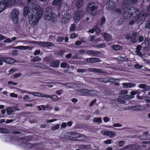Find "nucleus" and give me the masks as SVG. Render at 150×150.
Returning a JSON list of instances; mask_svg holds the SVG:
<instances>
[{
    "instance_id": "obj_1",
    "label": "nucleus",
    "mask_w": 150,
    "mask_h": 150,
    "mask_svg": "<svg viewBox=\"0 0 150 150\" xmlns=\"http://www.w3.org/2000/svg\"><path fill=\"white\" fill-rule=\"evenodd\" d=\"M37 7L39 8L37 9H34L33 11V13H30L29 11V8L28 6L25 7L23 11V14L25 16L28 15V19H33L35 18V15L34 13L38 16L39 17H40L42 13V10L40 8V6L39 5L37 6Z\"/></svg>"
},
{
    "instance_id": "obj_2",
    "label": "nucleus",
    "mask_w": 150,
    "mask_h": 150,
    "mask_svg": "<svg viewBox=\"0 0 150 150\" xmlns=\"http://www.w3.org/2000/svg\"><path fill=\"white\" fill-rule=\"evenodd\" d=\"M125 11L123 13V15L126 18H129L133 14V13H138L139 12V9L137 8H135L132 7L130 9L129 8H127Z\"/></svg>"
},
{
    "instance_id": "obj_3",
    "label": "nucleus",
    "mask_w": 150,
    "mask_h": 150,
    "mask_svg": "<svg viewBox=\"0 0 150 150\" xmlns=\"http://www.w3.org/2000/svg\"><path fill=\"white\" fill-rule=\"evenodd\" d=\"M16 0H8L2 1L1 2V12L4 10L6 7L12 6L15 4Z\"/></svg>"
},
{
    "instance_id": "obj_4",
    "label": "nucleus",
    "mask_w": 150,
    "mask_h": 150,
    "mask_svg": "<svg viewBox=\"0 0 150 150\" xmlns=\"http://www.w3.org/2000/svg\"><path fill=\"white\" fill-rule=\"evenodd\" d=\"M16 0H8L2 1L1 2V12L4 10L6 7L12 6L15 4Z\"/></svg>"
},
{
    "instance_id": "obj_5",
    "label": "nucleus",
    "mask_w": 150,
    "mask_h": 150,
    "mask_svg": "<svg viewBox=\"0 0 150 150\" xmlns=\"http://www.w3.org/2000/svg\"><path fill=\"white\" fill-rule=\"evenodd\" d=\"M78 134L75 132H66L64 134V136L65 139L67 140L76 141Z\"/></svg>"
},
{
    "instance_id": "obj_6",
    "label": "nucleus",
    "mask_w": 150,
    "mask_h": 150,
    "mask_svg": "<svg viewBox=\"0 0 150 150\" xmlns=\"http://www.w3.org/2000/svg\"><path fill=\"white\" fill-rule=\"evenodd\" d=\"M139 34L136 32H133L131 35H127L126 36V38L127 40L130 39L131 42L133 43H136L137 42L136 39Z\"/></svg>"
},
{
    "instance_id": "obj_7",
    "label": "nucleus",
    "mask_w": 150,
    "mask_h": 150,
    "mask_svg": "<svg viewBox=\"0 0 150 150\" xmlns=\"http://www.w3.org/2000/svg\"><path fill=\"white\" fill-rule=\"evenodd\" d=\"M35 43L40 46L46 47L52 46L54 45L52 42H42V41H37Z\"/></svg>"
},
{
    "instance_id": "obj_8",
    "label": "nucleus",
    "mask_w": 150,
    "mask_h": 150,
    "mask_svg": "<svg viewBox=\"0 0 150 150\" xmlns=\"http://www.w3.org/2000/svg\"><path fill=\"white\" fill-rule=\"evenodd\" d=\"M20 140L22 141V143H28L27 142H28L33 140L34 138L33 136L28 135L24 137H21Z\"/></svg>"
},
{
    "instance_id": "obj_9",
    "label": "nucleus",
    "mask_w": 150,
    "mask_h": 150,
    "mask_svg": "<svg viewBox=\"0 0 150 150\" xmlns=\"http://www.w3.org/2000/svg\"><path fill=\"white\" fill-rule=\"evenodd\" d=\"M94 2L92 1L88 4L86 8V11H88L90 10L91 11H93L97 9L98 6H94Z\"/></svg>"
},
{
    "instance_id": "obj_10",
    "label": "nucleus",
    "mask_w": 150,
    "mask_h": 150,
    "mask_svg": "<svg viewBox=\"0 0 150 150\" xmlns=\"http://www.w3.org/2000/svg\"><path fill=\"white\" fill-rule=\"evenodd\" d=\"M20 13L19 10L17 9H13L11 13V16L13 19H18Z\"/></svg>"
},
{
    "instance_id": "obj_11",
    "label": "nucleus",
    "mask_w": 150,
    "mask_h": 150,
    "mask_svg": "<svg viewBox=\"0 0 150 150\" xmlns=\"http://www.w3.org/2000/svg\"><path fill=\"white\" fill-rule=\"evenodd\" d=\"M115 6L116 4L114 1H110L107 3L106 8L109 10H114Z\"/></svg>"
},
{
    "instance_id": "obj_12",
    "label": "nucleus",
    "mask_w": 150,
    "mask_h": 150,
    "mask_svg": "<svg viewBox=\"0 0 150 150\" xmlns=\"http://www.w3.org/2000/svg\"><path fill=\"white\" fill-rule=\"evenodd\" d=\"M24 145V147L25 149L27 150H29L31 148H36V146L38 145V144H31L30 143H23Z\"/></svg>"
},
{
    "instance_id": "obj_13",
    "label": "nucleus",
    "mask_w": 150,
    "mask_h": 150,
    "mask_svg": "<svg viewBox=\"0 0 150 150\" xmlns=\"http://www.w3.org/2000/svg\"><path fill=\"white\" fill-rule=\"evenodd\" d=\"M46 13L48 16H50V19H55L57 18V16L56 14L54 13H52L50 14V11L51 12V9L50 8H47L45 11ZM47 16V15H46Z\"/></svg>"
},
{
    "instance_id": "obj_14",
    "label": "nucleus",
    "mask_w": 150,
    "mask_h": 150,
    "mask_svg": "<svg viewBox=\"0 0 150 150\" xmlns=\"http://www.w3.org/2000/svg\"><path fill=\"white\" fill-rule=\"evenodd\" d=\"M60 64V62L59 60H53L50 62V65L52 67L58 68Z\"/></svg>"
},
{
    "instance_id": "obj_15",
    "label": "nucleus",
    "mask_w": 150,
    "mask_h": 150,
    "mask_svg": "<svg viewBox=\"0 0 150 150\" xmlns=\"http://www.w3.org/2000/svg\"><path fill=\"white\" fill-rule=\"evenodd\" d=\"M87 54L92 56H98L101 54L100 51H95L92 50H88L87 51Z\"/></svg>"
},
{
    "instance_id": "obj_16",
    "label": "nucleus",
    "mask_w": 150,
    "mask_h": 150,
    "mask_svg": "<svg viewBox=\"0 0 150 150\" xmlns=\"http://www.w3.org/2000/svg\"><path fill=\"white\" fill-rule=\"evenodd\" d=\"M104 135L109 137L110 138H113L116 136L115 132L111 131H106L104 133Z\"/></svg>"
},
{
    "instance_id": "obj_17",
    "label": "nucleus",
    "mask_w": 150,
    "mask_h": 150,
    "mask_svg": "<svg viewBox=\"0 0 150 150\" xmlns=\"http://www.w3.org/2000/svg\"><path fill=\"white\" fill-rule=\"evenodd\" d=\"M127 95H123L122 96H119L118 97V101L119 103H125V101L123 100V99H128V97L127 96Z\"/></svg>"
},
{
    "instance_id": "obj_18",
    "label": "nucleus",
    "mask_w": 150,
    "mask_h": 150,
    "mask_svg": "<svg viewBox=\"0 0 150 150\" xmlns=\"http://www.w3.org/2000/svg\"><path fill=\"white\" fill-rule=\"evenodd\" d=\"M33 67H39L40 68L45 69H46L47 68V66L45 64L41 63H36L33 64Z\"/></svg>"
},
{
    "instance_id": "obj_19",
    "label": "nucleus",
    "mask_w": 150,
    "mask_h": 150,
    "mask_svg": "<svg viewBox=\"0 0 150 150\" xmlns=\"http://www.w3.org/2000/svg\"><path fill=\"white\" fill-rule=\"evenodd\" d=\"M28 93L33 95L34 96H36L39 97H45V94L40 93L32 91H30Z\"/></svg>"
},
{
    "instance_id": "obj_20",
    "label": "nucleus",
    "mask_w": 150,
    "mask_h": 150,
    "mask_svg": "<svg viewBox=\"0 0 150 150\" xmlns=\"http://www.w3.org/2000/svg\"><path fill=\"white\" fill-rule=\"evenodd\" d=\"M15 59L10 57H5L4 58V61L6 63L11 64L15 62Z\"/></svg>"
},
{
    "instance_id": "obj_21",
    "label": "nucleus",
    "mask_w": 150,
    "mask_h": 150,
    "mask_svg": "<svg viewBox=\"0 0 150 150\" xmlns=\"http://www.w3.org/2000/svg\"><path fill=\"white\" fill-rule=\"evenodd\" d=\"M79 92L81 93L89 94L91 93H93V90L86 89H81L79 90Z\"/></svg>"
},
{
    "instance_id": "obj_22",
    "label": "nucleus",
    "mask_w": 150,
    "mask_h": 150,
    "mask_svg": "<svg viewBox=\"0 0 150 150\" xmlns=\"http://www.w3.org/2000/svg\"><path fill=\"white\" fill-rule=\"evenodd\" d=\"M137 0H125L123 2V6L126 4V5L132 4L136 3Z\"/></svg>"
},
{
    "instance_id": "obj_23",
    "label": "nucleus",
    "mask_w": 150,
    "mask_h": 150,
    "mask_svg": "<svg viewBox=\"0 0 150 150\" xmlns=\"http://www.w3.org/2000/svg\"><path fill=\"white\" fill-rule=\"evenodd\" d=\"M102 35L103 36L105 40L107 42H110L112 38L110 35L107 33H104Z\"/></svg>"
},
{
    "instance_id": "obj_24",
    "label": "nucleus",
    "mask_w": 150,
    "mask_h": 150,
    "mask_svg": "<svg viewBox=\"0 0 150 150\" xmlns=\"http://www.w3.org/2000/svg\"><path fill=\"white\" fill-rule=\"evenodd\" d=\"M44 96L45 97L51 98L54 101H56L58 98V97L56 95L50 96L45 94Z\"/></svg>"
},
{
    "instance_id": "obj_25",
    "label": "nucleus",
    "mask_w": 150,
    "mask_h": 150,
    "mask_svg": "<svg viewBox=\"0 0 150 150\" xmlns=\"http://www.w3.org/2000/svg\"><path fill=\"white\" fill-rule=\"evenodd\" d=\"M122 85L123 88H131L134 86V83H122Z\"/></svg>"
},
{
    "instance_id": "obj_26",
    "label": "nucleus",
    "mask_w": 150,
    "mask_h": 150,
    "mask_svg": "<svg viewBox=\"0 0 150 150\" xmlns=\"http://www.w3.org/2000/svg\"><path fill=\"white\" fill-rule=\"evenodd\" d=\"M86 137L84 135L79 133L76 141H83L85 140Z\"/></svg>"
},
{
    "instance_id": "obj_27",
    "label": "nucleus",
    "mask_w": 150,
    "mask_h": 150,
    "mask_svg": "<svg viewBox=\"0 0 150 150\" xmlns=\"http://www.w3.org/2000/svg\"><path fill=\"white\" fill-rule=\"evenodd\" d=\"M40 19H29L30 24L32 26L37 24Z\"/></svg>"
},
{
    "instance_id": "obj_28",
    "label": "nucleus",
    "mask_w": 150,
    "mask_h": 150,
    "mask_svg": "<svg viewBox=\"0 0 150 150\" xmlns=\"http://www.w3.org/2000/svg\"><path fill=\"white\" fill-rule=\"evenodd\" d=\"M66 51L64 49L60 50L56 53V54L59 57H61L63 56L65 52Z\"/></svg>"
},
{
    "instance_id": "obj_29",
    "label": "nucleus",
    "mask_w": 150,
    "mask_h": 150,
    "mask_svg": "<svg viewBox=\"0 0 150 150\" xmlns=\"http://www.w3.org/2000/svg\"><path fill=\"white\" fill-rule=\"evenodd\" d=\"M147 12L148 14H146L145 12L143 11L141 13L140 15L144 17H146L147 16H150V5L147 8Z\"/></svg>"
},
{
    "instance_id": "obj_30",
    "label": "nucleus",
    "mask_w": 150,
    "mask_h": 150,
    "mask_svg": "<svg viewBox=\"0 0 150 150\" xmlns=\"http://www.w3.org/2000/svg\"><path fill=\"white\" fill-rule=\"evenodd\" d=\"M63 4L62 0H54L53 2L54 5H58L59 7H61Z\"/></svg>"
},
{
    "instance_id": "obj_31",
    "label": "nucleus",
    "mask_w": 150,
    "mask_h": 150,
    "mask_svg": "<svg viewBox=\"0 0 150 150\" xmlns=\"http://www.w3.org/2000/svg\"><path fill=\"white\" fill-rule=\"evenodd\" d=\"M149 132L147 131H144L143 133V136L145 137L144 140H150V134H149Z\"/></svg>"
},
{
    "instance_id": "obj_32",
    "label": "nucleus",
    "mask_w": 150,
    "mask_h": 150,
    "mask_svg": "<svg viewBox=\"0 0 150 150\" xmlns=\"http://www.w3.org/2000/svg\"><path fill=\"white\" fill-rule=\"evenodd\" d=\"M82 12L80 11H78L74 14V16L75 18H81L82 16Z\"/></svg>"
},
{
    "instance_id": "obj_33",
    "label": "nucleus",
    "mask_w": 150,
    "mask_h": 150,
    "mask_svg": "<svg viewBox=\"0 0 150 150\" xmlns=\"http://www.w3.org/2000/svg\"><path fill=\"white\" fill-rule=\"evenodd\" d=\"M29 48L28 46H18L13 47V48L19 50H27Z\"/></svg>"
},
{
    "instance_id": "obj_34",
    "label": "nucleus",
    "mask_w": 150,
    "mask_h": 150,
    "mask_svg": "<svg viewBox=\"0 0 150 150\" xmlns=\"http://www.w3.org/2000/svg\"><path fill=\"white\" fill-rule=\"evenodd\" d=\"M90 71L94 72L101 73L102 72V70L100 69L92 68L90 69Z\"/></svg>"
},
{
    "instance_id": "obj_35",
    "label": "nucleus",
    "mask_w": 150,
    "mask_h": 150,
    "mask_svg": "<svg viewBox=\"0 0 150 150\" xmlns=\"http://www.w3.org/2000/svg\"><path fill=\"white\" fill-rule=\"evenodd\" d=\"M69 65L66 62H63L60 64V67L62 68H69Z\"/></svg>"
},
{
    "instance_id": "obj_36",
    "label": "nucleus",
    "mask_w": 150,
    "mask_h": 150,
    "mask_svg": "<svg viewBox=\"0 0 150 150\" xmlns=\"http://www.w3.org/2000/svg\"><path fill=\"white\" fill-rule=\"evenodd\" d=\"M77 1L76 6L79 8L81 6L83 3V0H76Z\"/></svg>"
},
{
    "instance_id": "obj_37",
    "label": "nucleus",
    "mask_w": 150,
    "mask_h": 150,
    "mask_svg": "<svg viewBox=\"0 0 150 150\" xmlns=\"http://www.w3.org/2000/svg\"><path fill=\"white\" fill-rule=\"evenodd\" d=\"M93 121L94 122H98L99 123H101L102 122V119L100 117H94L93 119Z\"/></svg>"
},
{
    "instance_id": "obj_38",
    "label": "nucleus",
    "mask_w": 150,
    "mask_h": 150,
    "mask_svg": "<svg viewBox=\"0 0 150 150\" xmlns=\"http://www.w3.org/2000/svg\"><path fill=\"white\" fill-rule=\"evenodd\" d=\"M6 111L7 114L8 115H9L11 114L13 112V109L9 107H8L6 108Z\"/></svg>"
},
{
    "instance_id": "obj_39",
    "label": "nucleus",
    "mask_w": 150,
    "mask_h": 150,
    "mask_svg": "<svg viewBox=\"0 0 150 150\" xmlns=\"http://www.w3.org/2000/svg\"><path fill=\"white\" fill-rule=\"evenodd\" d=\"M121 48V47L118 45H114L112 46L113 49L115 50H120Z\"/></svg>"
},
{
    "instance_id": "obj_40",
    "label": "nucleus",
    "mask_w": 150,
    "mask_h": 150,
    "mask_svg": "<svg viewBox=\"0 0 150 150\" xmlns=\"http://www.w3.org/2000/svg\"><path fill=\"white\" fill-rule=\"evenodd\" d=\"M32 60L33 62H35L40 61L41 60V59L39 57L36 56L34 57Z\"/></svg>"
},
{
    "instance_id": "obj_41",
    "label": "nucleus",
    "mask_w": 150,
    "mask_h": 150,
    "mask_svg": "<svg viewBox=\"0 0 150 150\" xmlns=\"http://www.w3.org/2000/svg\"><path fill=\"white\" fill-rule=\"evenodd\" d=\"M59 124L55 125L54 126H52L51 127V129L52 130H55L59 129Z\"/></svg>"
},
{
    "instance_id": "obj_42",
    "label": "nucleus",
    "mask_w": 150,
    "mask_h": 150,
    "mask_svg": "<svg viewBox=\"0 0 150 150\" xmlns=\"http://www.w3.org/2000/svg\"><path fill=\"white\" fill-rule=\"evenodd\" d=\"M71 16L69 13H66L64 15L63 19H70L71 18Z\"/></svg>"
},
{
    "instance_id": "obj_43",
    "label": "nucleus",
    "mask_w": 150,
    "mask_h": 150,
    "mask_svg": "<svg viewBox=\"0 0 150 150\" xmlns=\"http://www.w3.org/2000/svg\"><path fill=\"white\" fill-rule=\"evenodd\" d=\"M90 146V145H81L80 146V148H83L84 149H88Z\"/></svg>"
},
{
    "instance_id": "obj_44",
    "label": "nucleus",
    "mask_w": 150,
    "mask_h": 150,
    "mask_svg": "<svg viewBox=\"0 0 150 150\" xmlns=\"http://www.w3.org/2000/svg\"><path fill=\"white\" fill-rule=\"evenodd\" d=\"M64 37L60 36L57 38V41L59 42H62L64 40Z\"/></svg>"
},
{
    "instance_id": "obj_45",
    "label": "nucleus",
    "mask_w": 150,
    "mask_h": 150,
    "mask_svg": "<svg viewBox=\"0 0 150 150\" xmlns=\"http://www.w3.org/2000/svg\"><path fill=\"white\" fill-rule=\"evenodd\" d=\"M8 132V130L7 129L1 128V133H7Z\"/></svg>"
},
{
    "instance_id": "obj_46",
    "label": "nucleus",
    "mask_w": 150,
    "mask_h": 150,
    "mask_svg": "<svg viewBox=\"0 0 150 150\" xmlns=\"http://www.w3.org/2000/svg\"><path fill=\"white\" fill-rule=\"evenodd\" d=\"M136 146V145L135 144L134 145H127L126 146H125L124 147V148L125 149H129V148H130L131 147H132V148H135Z\"/></svg>"
},
{
    "instance_id": "obj_47",
    "label": "nucleus",
    "mask_w": 150,
    "mask_h": 150,
    "mask_svg": "<svg viewBox=\"0 0 150 150\" xmlns=\"http://www.w3.org/2000/svg\"><path fill=\"white\" fill-rule=\"evenodd\" d=\"M76 26L74 24H72L70 28V30L71 31H73L76 28Z\"/></svg>"
},
{
    "instance_id": "obj_48",
    "label": "nucleus",
    "mask_w": 150,
    "mask_h": 150,
    "mask_svg": "<svg viewBox=\"0 0 150 150\" xmlns=\"http://www.w3.org/2000/svg\"><path fill=\"white\" fill-rule=\"evenodd\" d=\"M128 93L127 90H122L119 93V94L122 95H126Z\"/></svg>"
},
{
    "instance_id": "obj_49",
    "label": "nucleus",
    "mask_w": 150,
    "mask_h": 150,
    "mask_svg": "<svg viewBox=\"0 0 150 150\" xmlns=\"http://www.w3.org/2000/svg\"><path fill=\"white\" fill-rule=\"evenodd\" d=\"M92 60V63H95L97 62H100V60L98 58H97L93 57V58Z\"/></svg>"
},
{
    "instance_id": "obj_50",
    "label": "nucleus",
    "mask_w": 150,
    "mask_h": 150,
    "mask_svg": "<svg viewBox=\"0 0 150 150\" xmlns=\"http://www.w3.org/2000/svg\"><path fill=\"white\" fill-rule=\"evenodd\" d=\"M44 61L47 63H49L50 61V58L48 57H46L44 58Z\"/></svg>"
},
{
    "instance_id": "obj_51",
    "label": "nucleus",
    "mask_w": 150,
    "mask_h": 150,
    "mask_svg": "<svg viewBox=\"0 0 150 150\" xmlns=\"http://www.w3.org/2000/svg\"><path fill=\"white\" fill-rule=\"evenodd\" d=\"M119 144L120 147H122L125 144V142L123 140L120 141L119 142Z\"/></svg>"
},
{
    "instance_id": "obj_52",
    "label": "nucleus",
    "mask_w": 150,
    "mask_h": 150,
    "mask_svg": "<svg viewBox=\"0 0 150 150\" xmlns=\"http://www.w3.org/2000/svg\"><path fill=\"white\" fill-rule=\"evenodd\" d=\"M94 29L96 33H99L100 32V29L99 28H98L97 26H95L94 27Z\"/></svg>"
},
{
    "instance_id": "obj_53",
    "label": "nucleus",
    "mask_w": 150,
    "mask_h": 150,
    "mask_svg": "<svg viewBox=\"0 0 150 150\" xmlns=\"http://www.w3.org/2000/svg\"><path fill=\"white\" fill-rule=\"evenodd\" d=\"M86 71V69H79L77 70V72H78L83 73Z\"/></svg>"
},
{
    "instance_id": "obj_54",
    "label": "nucleus",
    "mask_w": 150,
    "mask_h": 150,
    "mask_svg": "<svg viewBox=\"0 0 150 150\" xmlns=\"http://www.w3.org/2000/svg\"><path fill=\"white\" fill-rule=\"evenodd\" d=\"M144 40V38L143 36H139L138 38V42H142Z\"/></svg>"
},
{
    "instance_id": "obj_55",
    "label": "nucleus",
    "mask_w": 150,
    "mask_h": 150,
    "mask_svg": "<svg viewBox=\"0 0 150 150\" xmlns=\"http://www.w3.org/2000/svg\"><path fill=\"white\" fill-rule=\"evenodd\" d=\"M17 69L16 68H12L8 72L10 74H11L14 72L16 71Z\"/></svg>"
},
{
    "instance_id": "obj_56",
    "label": "nucleus",
    "mask_w": 150,
    "mask_h": 150,
    "mask_svg": "<svg viewBox=\"0 0 150 150\" xmlns=\"http://www.w3.org/2000/svg\"><path fill=\"white\" fill-rule=\"evenodd\" d=\"M145 28L147 29H150V21H148L147 22Z\"/></svg>"
},
{
    "instance_id": "obj_57",
    "label": "nucleus",
    "mask_w": 150,
    "mask_h": 150,
    "mask_svg": "<svg viewBox=\"0 0 150 150\" xmlns=\"http://www.w3.org/2000/svg\"><path fill=\"white\" fill-rule=\"evenodd\" d=\"M135 53H136L137 55L141 57H143V54H142V53L140 52V51H135Z\"/></svg>"
},
{
    "instance_id": "obj_58",
    "label": "nucleus",
    "mask_w": 150,
    "mask_h": 150,
    "mask_svg": "<svg viewBox=\"0 0 150 150\" xmlns=\"http://www.w3.org/2000/svg\"><path fill=\"white\" fill-rule=\"evenodd\" d=\"M104 142L106 144H110L112 143V140L111 139H108L104 141Z\"/></svg>"
},
{
    "instance_id": "obj_59",
    "label": "nucleus",
    "mask_w": 150,
    "mask_h": 150,
    "mask_svg": "<svg viewBox=\"0 0 150 150\" xmlns=\"http://www.w3.org/2000/svg\"><path fill=\"white\" fill-rule=\"evenodd\" d=\"M142 48V46L141 45H137L136 48V51H140Z\"/></svg>"
},
{
    "instance_id": "obj_60",
    "label": "nucleus",
    "mask_w": 150,
    "mask_h": 150,
    "mask_svg": "<svg viewBox=\"0 0 150 150\" xmlns=\"http://www.w3.org/2000/svg\"><path fill=\"white\" fill-rule=\"evenodd\" d=\"M57 120V119H54L51 120H46V122L47 123H50L53 122L54 121H56Z\"/></svg>"
},
{
    "instance_id": "obj_61",
    "label": "nucleus",
    "mask_w": 150,
    "mask_h": 150,
    "mask_svg": "<svg viewBox=\"0 0 150 150\" xmlns=\"http://www.w3.org/2000/svg\"><path fill=\"white\" fill-rule=\"evenodd\" d=\"M144 91V93H145V92L146 91H150V86H147L146 87L145 89L144 90H143Z\"/></svg>"
},
{
    "instance_id": "obj_62",
    "label": "nucleus",
    "mask_w": 150,
    "mask_h": 150,
    "mask_svg": "<svg viewBox=\"0 0 150 150\" xmlns=\"http://www.w3.org/2000/svg\"><path fill=\"white\" fill-rule=\"evenodd\" d=\"M139 87L142 88H144L146 87V85L145 84H141L139 86Z\"/></svg>"
},
{
    "instance_id": "obj_63",
    "label": "nucleus",
    "mask_w": 150,
    "mask_h": 150,
    "mask_svg": "<svg viewBox=\"0 0 150 150\" xmlns=\"http://www.w3.org/2000/svg\"><path fill=\"white\" fill-rule=\"evenodd\" d=\"M93 58L91 57L86 59V62L88 63H92Z\"/></svg>"
},
{
    "instance_id": "obj_64",
    "label": "nucleus",
    "mask_w": 150,
    "mask_h": 150,
    "mask_svg": "<svg viewBox=\"0 0 150 150\" xmlns=\"http://www.w3.org/2000/svg\"><path fill=\"white\" fill-rule=\"evenodd\" d=\"M96 99H94L92 100L90 103V106H92L94 105V104L96 102Z\"/></svg>"
}]
</instances>
